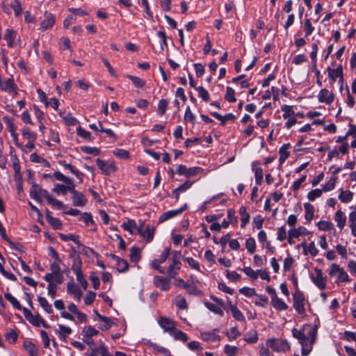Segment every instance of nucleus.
<instances>
[{
	"instance_id": "1",
	"label": "nucleus",
	"mask_w": 356,
	"mask_h": 356,
	"mask_svg": "<svg viewBox=\"0 0 356 356\" xmlns=\"http://www.w3.org/2000/svg\"><path fill=\"white\" fill-rule=\"evenodd\" d=\"M293 337L297 339L302 346V355L307 356L312 349L313 343H314L316 334L317 327H313L309 329L307 334L304 331L293 328L292 330Z\"/></svg>"
},
{
	"instance_id": "2",
	"label": "nucleus",
	"mask_w": 356,
	"mask_h": 356,
	"mask_svg": "<svg viewBox=\"0 0 356 356\" xmlns=\"http://www.w3.org/2000/svg\"><path fill=\"white\" fill-rule=\"evenodd\" d=\"M31 188L30 190V197L37 201L38 202H42L41 197H44L46 200H48V197L50 196L48 191L45 189L42 188L39 185L31 182Z\"/></svg>"
},
{
	"instance_id": "3",
	"label": "nucleus",
	"mask_w": 356,
	"mask_h": 356,
	"mask_svg": "<svg viewBox=\"0 0 356 356\" xmlns=\"http://www.w3.org/2000/svg\"><path fill=\"white\" fill-rule=\"evenodd\" d=\"M331 277L337 276L338 280L341 282H348L350 281L349 276L343 268H341L336 264H332L329 271Z\"/></svg>"
},
{
	"instance_id": "4",
	"label": "nucleus",
	"mask_w": 356,
	"mask_h": 356,
	"mask_svg": "<svg viewBox=\"0 0 356 356\" xmlns=\"http://www.w3.org/2000/svg\"><path fill=\"white\" fill-rule=\"evenodd\" d=\"M293 307L300 314H303L305 312V296L304 294L297 290L293 295Z\"/></svg>"
},
{
	"instance_id": "5",
	"label": "nucleus",
	"mask_w": 356,
	"mask_h": 356,
	"mask_svg": "<svg viewBox=\"0 0 356 356\" xmlns=\"http://www.w3.org/2000/svg\"><path fill=\"white\" fill-rule=\"evenodd\" d=\"M316 276L312 275V282L321 289L324 290L326 288V276H324L323 270L320 268H315Z\"/></svg>"
},
{
	"instance_id": "6",
	"label": "nucleus",
	"mask_w": 356,
	"mask_h": 356,
	"mask_svg": "<svg viewBox=\"0 0 356 356\" xmlns=\"http://www.w3.org/2000/svg\"><path fill=\"white\" fill-rule=\"evenodd\" d=\"M270 348L277 352H286L290 349L289 343L287 341L282 339H271L269 340Z\"/></svg>"
},
{
	"instance_id": "7",
	"label": "nucleus",
	"mask_w": 356,
	"mask_h": 356,
	"mask_svg": "<svg viewBox=\"0 0 356 356\" xmlns=\"http://www.w3.org/2000/svg\"><path fill=\"white\" fill-rule=\"evenodd\" d=\"M3 120L4 122L6 124L7 129L8 131L10 133V135L13 139L15 145H17L19 147H21L22 145L18 142V134L16 132V127L14 124L13 120L9 116L4 117Z\"/></svg>"
},
{
	"instance_id": "8",
	"label": "nucleus",
	"mask_w": 356,
	"mask_h": 356,
	"mask_svg": "<svg viewBox=\"0 0 356 356\" xmlns=\"http://www.w3.org/2000/svg\"><path fill=\"white\" fill-rule=\"evenodd\" d=\"M96 163L97 167L102 170L105 175H109L111 173L117 170V168L113 162L108 163L104 160L97 159Z\"/></svg>"
},
{
	"instance_id": "9",
	"label": "nucleus",
	"mask_w": 356,
	"mask_h": 356,
	"mask_svg": "<svg viewBox=\"0 0 356 356\" xmlns=\"http://www.w3.org/2000/svg\"><path fill=\"white\" fill-rule=\"evenodd\" d=\"M328 72V78L332 82H335L337 79H339V82L343 83V74L342 65H339L336 69H332L330 67L327 68Z\"/></svg>"
},
{
	"instance_id": "10",
	"label": "nucleus",
	"mask_w": 356,
	"mask_h": 356,
	"mask_svg": "<svg viewBox=\"0 0 356 356\" xmlns=\"http://www.w3.org/2000/svg\"><path fill=\"white\" fill-rule=\"evenodd\" d=\"M56 22L55 16L47 11L44 13V19L40 22V29L46 31L52 28Z\"/></svg>"
},
{
	"instance_id": "11",
	"label": "nucleus",
	"mask_w": 356,
	"mask_h": 356,
	"mask_svg": "<svg viewBox=\"0 0 356 356\" xmlns=\"http://www.w3.org/2000/svg\"><path fill=\"white\" fill-rule=\"evenodd\" d=\"M334 99V95L332 92L326 88L321 89L318 95V100L321 103L330 105Z\"/></svg>"
},
{
	"instance_id": "12",
	"label": "nucleus",
	"mask_w": 356,
	"mask_h": 356,
	"mask_svg": "<svg viewBox=\"0 0 356 356\" xmlns=\"http://www.w3.org/2000/svg\"><path fill=\"white\" fill-rule=\"evenodd\" d=\"M23 313L24 317L30 323L35 327H39L41 325V322L43 321V318L40 316V314H37L33 315L31 312L27 308L23 309Z\"/></svg>"
},
{
	"instance_id": "13",
	"label": "nucleus",
	"mask_w": 356,
	"mask_h": 356,
	"mask_svg": "<svg viewBox=\"0 0 356 356\" xmlns=\"http://www.w3.org/2000/svg\"><path fill=\"white\" fill-rule=\"evenodd\" d=\"M154 284L156 288H159L163 291H166L170 289V280L168 277L156 275L154 277Z\"/></svg>"
},
{
	"instance_id": "14",
	"label": "nucleus",
	"mask_w": 356,
	"mask_h": 356,
	"mask_svg": "<svg viewBox=\"0 0 356 356\" xmlns=\"http://www.w3.org/2000/svg\"><path fill=\"white\" fill-rule=\"evenodd\" d=\"M181 266V261H177L176 260L171 259L170 264L168 266L165 273L169 277L175 278L176 276L179 274Z\"/></svg>"
},
{
	"instance_id": "15",
	"label": "nucleus",
	"mask_w": 356,
	"mask_h": 356,
	"mask_svg": "<svg viewBox=\"0 0 356 356\" xmlns=\"http://www.w3.org/2000/svg\"><path fill=\"white\" fill-rule=\"evenodd\" d=\"M158 322L165 332H168L171 334L175 330V322L168 318L161 317Z\"/></svg>"
},
{
	"instance_id": "16",
	"label": "nucleus",
	"mask_w": 356,
	"mask_h": 356,
	"mask_svg": "<svg viewBox=\"0 0 356 356\" xmlns=\"http://www.w3.org/2000/svg\"><path fill=\"white\" fill-rule=\"evenodd\" d=\"M67 291L70 294H72L74 298L76 300V301H80L82 292L80 288L75 284L74 282H69L67 284Z\"/></svg>"
},
{
	"instance_id": "17",
	"label": "nucleus",
	"mask_w": 356,
	"mask_h": 356,
	"mask_svg": "<svg viewBox=\"0 0 356 356\" xmlns=\"http://www.w3.org/2000/svg\"><path fill=\"white\" fill-rule=\"evenodd\" d=\"M72 200L74 207H83L87 204V199L85 195L77 191L72 194Z\"/></svg>"
},
{
	"instance_id": "18",
	"label": "nucleus",
	"mask_w": 356,
	"mask_h": 356,
	"mask_svg": "<svg viewBox=\"0 0 356 356\" xmlns=\"http://www.w3.org/2000/svg\"><path fill=\"white\" fill-rule=\"evenodd\" d=\"M138 232L143 237L146 241L149 242L152 240L154 229L150 225H147L145 230H143L142 226L137 227Z\"/></svg>"
},
{
	"instance_id": "19",
	"label": "nucleus",
	"mask_w": 356,
	"mask_h": 356,
	"mask_svg": "<svg viewBox=\"0 0 356 356\" xmlns=\"http://www.w3.org/2000/svg\"><path fill=\"white\" fill-rule=\"evenodd\" d=\"M186 207H187L186 204H185L184 207H182L181 208H180L179 209L170 210V211H168L163 213L159 218V221L163 222L165 220H167L170 218H172L180 214L186 209Z\"/></svg>"
},
{
	"instance_id": "20",
	"label": "nucleus",
	"mask_w": 356,
	"mask_h": 356,
	"mask_svg": "<svg viewBox=\"0 0 356 356\" xmlns=\"http://www.w3.org/2000/svg\"><path fill=\"white\" fill-rule=\"evenodd\" d=\"M218 329H215L211 332H201V337L204 341H217L220 340V337L215 333L218 332Z\"/></svg>"
},
{
	"instance_id": "21",
	"label": "nucleus",
	"mask_w": 356,
	"mask_h": 356,
	"mask_svg": "<svg viewBox=\"0 0 356 356\" xmlns=\"http://www.w3.org/2000/svg\"><path fill=\"white\" fill-rule=\"evenodd\" d=\"M0 89L8 92L15 91L16 86L13 79H8L5 82H3L1 80L0 81Z\"/></svg>"
},
{
	"instance_id": "22",
	"label": "nucleus",
	"mask_w": 356,
	"mask_h": 356,
	"mask_svg": "<svg viewBox=\"0 0 356 356\" xmlns=\"http://www.w3.org/2000/svg\"><path fill=\"white\" fill-rule=\"evenodd\" d=\"M211 115L216 119L220 120L222 126H225L227 121H234L236 118L232 113H227L222 116L217 112H213L211 113Z\"/></svg>"
},
{
	"instance_id": "23",
	"label": "nucleus",
	"mask_w": 356,
	"mask_h": 356,
	"mask_svg": "<svg viewBox=\"0 0 356 356\" xmlns=\"http://www.w3.org/2000/svg\"><path fill=\"white\" fill-rule=\"evenodd\" d=\"M60 262H53L50 265V270L51 272L50 273H47L44 276V279L46 282H52V275L54 273H61L60 268L59 266Z\"/></svg>"
},
{
	"instance_id": "24",
	"label": "nucleus",
	"mask_w": 356,
	"mask_h": 356,
	"mask_svg": "<svg viewBox=\"0 0 356 356\" xmlns=\"http://www.w3.org/2000/svg\"><path fill=\"white\" fill-rule=\"evenodd\" d=\"M334 220L337 223V227L342 229L346 222V216H345L344 213L341 211V210H338L334 215Z\"/></svg>"
},
{
	"instance_id": "25",
	"label": "nucleus",
	"mask_w": 356,
	"mask_h": 356,
	"mask_svg": "<svg viewBox=\"0 0 356 356\" xmlns=\"http://www.w3.org/2000/svg\"><path fill=\"white\" fill-rule=\"evenodd\" d=\"M353 198V193L350 191L341 189L339 194V200L343 203H348Z\"/></svg>"
},
{
	"instance_id": "26",
	"label": "nucleus",
	"mask_w": 356,
	"mask_h": 356,
	"mask_svg": "<svg viewBox=\"0 0 356 356\" xmlns=\"http://www.w3.org/2000/svg\"><path fill=\"white\" fill-rule=\"evenodd\" d=\"M304 208L305 210V218L307 221L310 222L314 218V207L309 202L304 204Z\"/></svg>"
},
{
	"instance_id": "27",
	"label": "nucleus",
	"mask_w": 356,
	"mask_h": 356,
	"mask_svg": "<svg viewBox=\"0 0 356 356\" xmlns=\"http://www.w3.org/2000/svg\"><path fill=\"white\" fill-rule=\"evenodd\" d=\"M24 348L29 354L30 356H37L38 353V347L31 341H25L24 343Z\"/></svg>"
},
{
	"instance_id": "28",
	"label": "nucleus",
	"mask_w": 356,
	"mask_h": 356,
	"mask_svg": "<svg viewBox=\"0 0 356 356\" xmlns=\"http://www.w3.org/2000/svg\"><path fill=\"white\" fill-rule=\"evenodd\" d=\"M99 331L91 325L84 327L81 332L82 336L84 337V338H91L97 335Z\"/></svg>"
},
{
	"instance_id": "29",
	"label": "nucleus",
	"mask_w": 356,
	"mask_h": 356,
	"mask_svg": "<svg viewBox=\"0 0 356 356\" xmlns=\"http://www.w3.org/2000/svg\"><path fill=\"white\" fill-rule=\"evenodd\" d=\"M5 298L10 302V303L13 305V307L18 310H22L23 312V309L19 302V301L10 293H6L4 294Z\"/></svg>"
},
{
	"instance_id": "30",
	"label": "nucleus",
	"mask_w": 356,
	"mask_h": 356,
	"mask_svg": "<svg viewBox=\"0 0 356 356\" xmlns=\"http://www.w3.org/2000/svg\"><path fill=\"white\" fill-rule=\"evenodd\" d=\"M271 305L278 311H284L288 308V305L278 297L271 300Z\"/></svg>"
},
{
	"instance_id": "31",
	"label": "nucleus",
	"mask_w": 356,
	"mask_h": 356,
	"mask_svg": "<svg viewBox=\"0 0 356 356\" xmlns=\"http://www.w3.org/2000/svg\"><path fill=\"white\" fill-rule=\"evenodd\" d=\"M229 309L232 313L233 317L238 321H244L245 316L242 314V312L236 307V305L229 304Z\"/></svg>"
},
{
	"instance_id": "32",
	"label": "nucleus",
	"mask_w": 356,
	"mask_h": 356,
	"mask_svg": "<svg viewBox=\"0 0 356 356\" xmlns=\"http://www.w3.org/2000/svg\"><path fill=\"white\" fill-rule=\"evenodd\" d=\"M38 301L41 307L48 314L53 313V309L51 305L48 302L47 299L42 296L38 297Z\"/></svg>"
},
{
	"instance_id": "33",
	"label": "nucleus",
	"mask_w": 356,
	"mask_h": 356,
	"mask_svg": "<svg viewBox=\"0 0 356 356\" xmlns=\"http://www.w3.org/2000/svg\"><path fill=\"white\" fill-rule=\"evenodd\" d=\"M16 37V32L13 30L6 29L4 35V39L7 41L8 46L12 47L13 46L14 40Z\"/></svg>"
},
{
	"instance_id": "34",
	"label": "nucleus",
	"mask_w": 356,
	"mask_h": 356,
	"mask_svg": "<svg viewBox=\"0 0 356 356\" xmlns=\"http://www.w3.org/2000/svg\"><path fill=\"white\" fill-rule=\"evenodd\" d=\"M97 318L99 321L104 322V325L100 326V329L102 330H108L114 323L111 318L104 316L99 314H97Z\"/></svg>"
},
{
	"instance_id": "35",
	"label": "nucleus",
	"mask_w": 356,
	"mask_h": 356,
	"mask_svg": "<svg viewBox=\"0 0 356 356\" xmlns=\"http://www.w3.org/2000/svg\"><path fill=\"white\" fill-rule=\"evenodd\" d=\"M239 213L241 216V227H244L250 220V214L247 212L246 208L244 207H241L239 210Z\"/></svg>"
},
{
	"instance_id": "36",
	"label": "nucleus",
	"mask_w": 356,
	"mask_h": 356,
	"mask_svg": "<svg viewBox=\"0 0 356 356\" xmlns=\"http://www.w3.org/2000/svg\"><path fill=\"white\" fill-rule=\"evenodd\" d=\"M59 238L63 241H72L74 243L77 245H80V241L79 237L77 235L69 234H59Z\"/></svg>"
},
{
	"instance_id": "37",
	"label": "nucleus",
	"mask_w": 356,
	"mask_h": 356,
	"mask_svg": "<svg viewBox=\"0 0 356 356\" xmlns=\"http://www.w3.org/2000/svg\"><path fill=\"white\" fill-rule=\"evenodd\" d=\"M307 231V229L302 226H300L298 228H294L288 232V234L291 235V238H297L300 236L304 234Z\"/></svg>"
},
{
	"instance_id": "38",
	"label": "nucleus",
	"mask_w": 356,
	"mask_h": 356,
	"mask_svg": "<svg viewBox=\"0 0 356 356\" xmlns=\"http://www.w3.org/2000/svg\"><path fill=\"white\" fill-rule=\"evenodd\" d=\"M204 305L209 310L213 312L214 314L221 316L224 315L223 311L218 305L209 302H205Z\"/></svg>"
},
{
	"instance_id": "39",
	"label": "nucleus",
	"mask_w": 356,
	"mask_h": 356,
	"mask_svg": "<svg viewBox=\"0 0 356 356\" xmlns=\"http://www.w3.org/2000/svg\"><path fill=\"white\" fill-rule=\"evenodd\" d=\"M140 259V250L138 247L133 246L130 248V259L133 262H137Z\"/></svg>"
},
{
	"instance_id": "40",
	"label": "nucleus",
	"mask_w": 356,
	"mask_h": 356,
	"mask_svg": "<svg viewBox=\"0 0 356 356\" xmlns=\"http://www.w3.org/2000/svg\"><path fill=\"white\" fill-rule=\"evenodd\" d=\"M290 144H285L280 149V162L282 163L286 161V159L289 156L290 153L286 149L289 147Z\"/></svg>"
},
{
	"instance_id": "41",
	"label": "nucleus",
	"mask_w": 356,
	"mask_h": 356,
	"mask_svg": "<svg viewBox=\"0 0 356 356\" xmlns=\"http://www.w3.org/2000/svg\"><path fill=\"white\" fill-rule=\"evenodd\" d=\"M116 268L120 273L126 272L129 268L128 262L123 259H118L116 261Z\"/></svg>"
},
{
	"instance_id": "42",
	"label": "nucleus",
	"mask_w": 356,
	"mask_h": 356,
	"mask_svg": "<svg viewBox=\"0 0 356 356\" xmlns=\"http://www.w3.org/2000/svg\"><path fill=\"white\" fill-rule=\"evenodd\" d=\"M337 180V177L332 176L329 181L323 186V191H332L335 187V184Z\"/></svg>"
},
{
	"instance_id": "43",
	"label": "nucleus",
	"mask_w": 356,
	"mask_h": 356,
	"mask_svg": "<svg viewBox=\"0 0 356 356\" xmlns=\"http://www.w3.org/2000/svg\"><path fill=\"white\" fill-rule=\"evenodd\" d=\"M245 248L250 254H253L256 250L255 240L252 237L248 238L245 241Z\"/></svg>"
},
{
	"instance_id": "44",
	"label": "nucleus",
	"mask_w": 356,
	"mask_h": 356,
	"mask_svg": "<svg viewBox=\"0 0 356 356\" xmlns=\"http://www.w3.org/2000/svg\"><path fill=\"white\" fill-rule=\"evenodd\" d=\"M319 229L323 231H330L333 229L334 225L330 221L321 220L317 223Z\"/></svg>"
},
{
	"instance_id": "45",
	"label": "nucleus",
	"mask_w": 356,
	"mask_h": 356,
	"mask_svg": "<svg viewBox=\"0 0 356 356\" xmlns=\"http://www.w3.org/2000/svg\"><path fill=\"white\" fill-rule=\"evenodd\" d=\"M148 345L164 356H171L170 351L164 347L159 346V345L153 343H148Z\"/></svg>"
},
{
	"instance_id": "46",
	"label": "nucleus",
	"mask_w": 356,
	"mask_h": 356,
	"mask_svg": "<svg viewBox=\"0 0 356 356\" xmlns=\"http://www.w3.org/2000/svg\"><path fill=\"white\" fill-rule=\"evenodd\" d=\"M225 99L229 102H235L236 101L235 91L232 88L227 87Z\"/></svg>"
},
{
	"instance_id": "47",
	"label": "nucleus",
	"mask_w": 356,
	"mask_h": 356,
	"mask_svg": "<svg viewBox=\"0 0 356 356\" xmlns=\"http://www.w3.org/2000/svg\"><path fill=\"white\" fill-rule=\"evenodd\" d=\"M127 77L133 82L136 88H143L145 85V81L138 76L127 75Z\"/></svg>"
},
{
	"instance_id": "48",
	"label": "nucleus",
	"mask_w": 356,
	"mask_h": 356,
	"mask_svg": "<svg viewBox=\"0 0 356 356\" xmlns=\"http://www.w3.org/2000/svg\"><path fill=\"white\" fill-rule=\"evenodd\" d=\"M304 30L305 32V37L310 35L314 31V27L312 26L309 19H305L304 21Z\"/></svg>"
},
{
	"instance_id": "49",
	"label": "nucleus",
	"mask_w": 356,
	"mask_h": 356,
	"mask_svg": "<svg viewBox=\"0 0 356 356\" xmlns=\"http://www.w3.org/2000/svg\"><path fill=\"white\" fill-rule=\"evenodd\" d=\"M184 120L186 122H191L193 124L195 123V117L192 113L189 106H188L186 108Z\"/></svg>"
},
{
	"instance_id": "50",
	"label": "nucleus",
	"mask_w": 356,
	"mask_h": 356,
	"mask_svg": "<svg viewBox=\"0 0 356 356\" xmlns=\"http://www.w3.org/2000/svg\"><path fill=\"white\" fill-rule=\"evenodd\" d=\"M323 190L321 189H314L311 191L307 194V198L309 201H314L316 198L320 197L322 195Z\"/></svg>"
},
{
	"instance_id": "51",
	"label": "nucleus",
	"mask_w": 356,
	"mask_h": 356,
	"mask_svg": "<svg viewBox=\"0 0 356 356\" xmlns=\"http://www.w3.org/2000/svg\"><path fill=\"white\" fill-rule=\"evenodd\" d=\"M22 136L30 141H35L36 140V134L32 132L29 127H24L22 129Z\"/></svg>"
},
{
	"instance_id": "52",
	"label": "nucleus",
	"mask_w": 356,
	"mask_h": 356,
	"mask_svg": "<svg viewBox=\"0 0 356 356\" xmlns=\"http://www.w3.org/2000/svg\"><path fill=\"white\" fill-rule=\"evenodd\" d=\"M18 334L13 329H10L5 334L6 340L11 341V343H15L17 341Z\"/></svg>"
},
{
	"instance_id": "53",
	"label": "nucleus",
	"mask_w": 356,
	"mask_h": 356,
	"mask_svg": "<svg viewBox=\"0 0 356 356\" xmlns=\"http://www.w3.org/2000/svg\"><path fill=\"white\" fill-rule=\"evenodd\" d=\"M76 132H77V134L79 136L82 137L83 138L88 140L89 141L92 140V138L91 137V134L89 131L83 129L81 127H78L76 128Z\"/></svg>"
},
{
	"instance_id": "54",
	"label": "nucleus",
	"mask_w": 356,
	"mask_h": 356,
	"mask_svg": "<svg viewBox=\"0 0 356 356\" xmlns=\"http://www.w3.org/2000/svg\"><path fill=\"white\" fill-rule=\"evenodd\" d=\"M171 335L175 338V339L180 340L184 342L187 341L188 339L186 334L181 330H176L174 332L171 333Z\"/></svg>"
},
{
	"instance_id": "55",
	"label": "nucleus",
	"mask_w": 356,
	"mask_h": 356,
	"mask_svg": "<svg viewBox=\"0 0 356 356\" xmlns=\"http://www.w3.org/2000/svg\"><path fill=\"white\" fill-rule=\"evenodd\" d=\"M184 289H185L187 291V292L191 295L200 296L202 294V291L199 290L197 288V286L193 285H184Z\"/></svg>"
},
{
	"instance_id": "56",
	"label": "nucleus",
	"mask_w": 356,
	"mask_h": 356,
	"mask_svg": "<svg viewBox=\"0 0 356 356\" xmlns=\"http://www.w3.org/2000/svg\"><path fill=\"white\" fill-rule=\"evenodd\" d=\"M168 102L167 99H162L159 101V105H158V113L160 115H163L168 108Z\"/></svg>"
},
{
	"instance_id": "57",
	"label": "nucleus",
	"mask_w": 356,
	"mask_h": 356,
	"mask_svg": "<svg viewBox=\"0 0 356 356\" xmlns=\"http://www.w3.org/2000/svg\"><path fill=\"white\" fill-rule=\"evenodd\" d=\"M248 277L252 280H257L258 278V270L254 271L251 267L247 266L241 269Z\"/></svg>"
},
{
	"instance_id": "58",
	"label": "nucleus",
	"mask_w": 356,
	"mask_h": 356,
	"mask_svg": "<svg viewBox=\"0 0 356 356\" xmlns=\"http://www.w3.org/2000/svg\"><path fill=\"white\" fill-rule=\"evenodd\" d=\"M47 201L48 202L49 204H51L53 207H56L58 209H61L65 207V206L61 201L52 198L51 195L48 197V200Z\"/></svg>"
},
{
	"instance_id": "59",
	"label": "nucleus",
	"mask_w": 356,
	"mask_h": 356,
	"mask_svg": "<svg viewBox=\"0 0 356 356\" xmlns=\"http://www.w3.org/2000/svg\"><path fill=\"white\" fill-rule=\"evenodd\" d=\"M282 111L283 112V118L286 119L291 115H294V111L293 110L292 106L288 105H284L282 107Z\"/></svg>"
},
{
	"instance_id": "60",
	"label": "nucleus",
	"mask_w": 356,
	"mask_h": 356,
	"mask_svg": "<svg viewBox=\"0 0 356 356\" xmlns=\"http://www.w3.org/2000/svg\"><path fill=\"white\" fill-rule=\"evenodd\" d=\"M122 227L124 230H126V231H127V232H129L132 234L133 233L132 229L134 227H136V222H135V221L134 220H129L127 222H123L122 224Z\"/></svg>"
},
{
	"instance_id": "61",
	"label": "nucleus",
	"mask_w": 356,
	"mask_h": 356,
	"mask_svg": "<svg viewBox=\"0 0 356 356\" xmlns=\"http://www.w3.org/2000/svg\"><path fill=\"white\" fill-rule=\"evenodd\" d=\"M81 150L86 154H90L98 155L100 153V151L98 148L88 147V146L81 147Z\"/></svg>"
},
{
	"instance_id": "62",
	"label": "nucleus",
	"mask_w": 356,
	"mask_h": 356,
	"mask_svg": "<svg viewBox=\"0 0 356 356\" xmlns=\"http://www.w3.org/2000/svg\"><path fill=\"white\" fill-rule=\"evenodd\" d=\"M195 90L198 92L199 96L202 98L204 101H208L209 99V94L207 90L202 86L195 88Z\"/></svg>"
},
{
	"instance_id": "63",
	"label": "nucleus",
	"mask_w": 356,
	"mask_h": 356,
	"mask_svg": "<svg viewBox=\"0 0 356 356\" xmlns=\"http://www.w3.org/2000/svg\"><path fill=\"white\" fill-rule=\"evenodd\" d=\"M203 169L200 167H193L187 169V174L186 175V177H191L196 176L197 174L201 172Z\"/></svg>"
},
{
	"instance_id": "64",
	"label": "nucleus",
	"mask_w": 356,
	"mask_h": 356,
	"mask_svg": "<svg viewBox=\"0 0 356 356\" xmlns=\"http://www.w3.org/2000/svg\"><path fill=\"white\" fill-rule=\"evenodd\" d=\"M239 292L248 297H251L253 296H258L256 293L254 289L249 288V287H246V286L241 288L239 290Z\"/></svg>"
}]
</instances>
